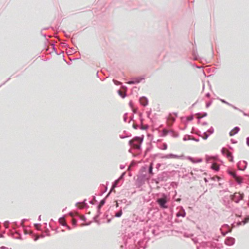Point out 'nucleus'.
Here are the masks:
<instances>
[{
  "mask_svg": "<svg viewBox=\"0 0 249 249\" xmlns=\"http://www.w3.org/2000/svg\"><path fill=\"white\" fill-rule=\"evenodd\" d=\"M144 139V135H142L141 136H135L132 140L128 142V144L130 146L135 148L137 150H141L142 144L143 142Z\"/></svg>",
  "mask_w": 249,
  "mask_h": 249,
  "instance_id": "f257e3e1",
  "label": "nucleus"
},
{
  "mask_svg": "<svg viewBox=\"0 0 249 249\" xmlns=\"http://www.w3.org/2000/svg\"><path fill=\"white\" fill-rule=\"evenodd\" d=\"M170 198L169 196L165 193H162L160 197L156 199V202L160 207L162 209H166L168 208V202Z\"/></svg>",
  "mask_w": 249,
  "mask_h": 249,
  "instance_id": "f03ea898",
  "label": "nucleus"
},
{
  "mask_svg": "<svg viewBox=\"0 0 249 249\" xmlns=\"http://www.w3.org/2000/svg\"><path fill=\"white\" fill-rule=\"evenodd\" d=\"M124 243L125 248H133L134 243V239L129 237L128 235H124L123 237Z\"/></svg>",
  "mask_w": 249,
  "mask_h": 249,
  "instance_id": "7ed1b4c3",
  "label": "nucleus"
},
{
  "mask_svg": "<svg viewBox=\"0 0 249 249\" xmlns=\"http://www.w3.org/2000/svg\"><path fill=\"white\" fill-rule=\"evenodd\" d=\"M244 196V194L236 192L234 194L230 195V197L236 203H238L241 200L243 199Z\"/></svg>",
  "mask_w": 249,
  "mask_h": 249,
  "instance_id": "20e7f679",
  "label": "nucleus"
},
{
  "mask_svg": "<svg viewBox=\"0 0 249 249\" xmlns=\"http://www.w3.org/2000/svg\"><path fill=\"white\" fill-rule=\"evenodd\" d=\"M146 175L141 174L137 176V178L136 180V185L137 187H140L142 186L145 181Z\"/></svg>",
  "mask_w": 249,
  "mask_h": 249,
  "instance_id": "39448f33",
  "label": "nucleus"
},
{
  "mask_svg": "<svg viewBox=\"0 0 249 249\" xmlns=\"http://www.w3.org/2000/svg\"><path fill=\"white\" fill-rule=\"evenodd\" d=\"M144 79L145 77L144 76L132 77L127 83L129 85L138 84L140 83L142 80H144Z\"/></svg>",
  "mask_w": 249,
  "mask_h": 249,
  "instance_id": "423d86ee",
  "label": "nucleus"
},
{
  "mask_svg": "<svg viewBox=\"0 0 249 249\" xmlns=\"http://www.w3.org/2000/svg\"><path fill=\"white\" fill-rule=\"evenodd\" d=\"M247 162L245 160L239 161L237 165L238 169L240 171L245 170L247 168Z\"/></svg>",
  "mask_w": 249,
  "mask_h": 249,
  "instance_id": "0eeeda50",
  "label": "nucleus"
},
{
  "mask_svg": "<svg viewBox=\"0 0 249 249\" xmlns=\"http://www.w3.org/2000/svg\"><path fill=\"white\" fill-rule=\"evenodd\" d=\"M168 178L167 172H163L160 174H159L157 177V179L161 180V181H166Z\"/></svg>",
  "mask_w": 249,
  "mask_h": 249,
  "instance_id": "6e6552de",
  "label": "nucleus"
},
{
  "mask_svg": "<svg viewBox=\"0 0 249 249\" xmlns=\"http://www.w3.org/2000/svg\"><path fill=\"white\" fill-rule=\"evenodd\" d=\"M160 158L162 159H170V158H176V159H179L180 158V156L178 155H175L174 154H169L167 155H162L160 154Z\"/></svg>",
  "mask_w": 249,
  "mask_h": 249,
  "instance_id": "1a4fd4ad",
  "label": "nucleus"
},
{
  "mask_svg": "<svg viewBox=\"0 0 249 249\" xmlns=\"http://www.w3.org/2000/svg\"><path fill=\"white\" fill-rule=\"evenodd\" d=\"M235 240L232 237H227L225 240V243L228 246H232L235 243Z\"/></svg>",
  "mask_w": 249,
  "mask_h": 249,
  "instance_id": "9d476101",
  "label": "nucleus"
},
{
  "mask_svg": "<svg viewBox=\"0 0 249 249\" xmlns=\"http://www.w3.org/2000/svg\"><path fill=\"white\" fill-rule=\"evenodd\" d=\"M9 235L10 236H11L13 238H14L15 239H16L21 240L22 239L21 235L18 231H16L15 232H13V231H10Z\"/></svg>",
  "mask_w": 249,
  "mask_h": 249,
  "instance_id": "9b49d317",
  "label": "nucleus"
},
{
  "mask_svg": "<svg viewBox=\"0 0 249 249\" xmlns=\"http://www.w3.org/2000/svg\"><path fill=\"white\" fill-rule=\"evenodd\" d=\"M140 102L142 106L146 107L148 104V100L147 97L142 96L140 98Z\"/></svg>",
  "mask_w": 249,
  "mask_h": 249,
  "instance_id": "f8f14e48",
  "label": "nucleus"
},
{
  "mask_svg": "<svg viewBox=\"0 0 249 249\" xmlns=\"http://www.w3.org/2000/svg\"><path fill=\"white\" fill-rule=\"evenodd\" d=\"M68 214L72 217L74 216H77L79 217L81 219L83 220H85L86 219L85 216L84 215H80L78 213H73L72 212H70Z\"/></svg>",
  "mask_w": 249,
  "mask_h": 249,
  "instance_id": "ddd939ff",
  "label": "nucleus"
},
{
  "mask_svg": "<svg viewBox=\"0 0 249 249\" xmlns=\"http://www.w3.org/2000/svg\"><path fill=\"white\" fill-rule=\"evenodd\" d=\"M240 130V128L238 126H235L233 129H232L229 133L230 136H233L237 134Z\"/></svg>",
  "mask_w": 249,
  "mask_h": 249,
  "instance_id": "4468645a",
  "label": "nucleus"
},
{
  "mask_svg": "<svg viewBox=\"0 0 249 249\" xmlns=\"http://www.w3.org/2000/svg\"><path fill=\"white\" fill-rule=\"evenodd\" d=\"M192 55L194 56V59L195 60H198L199 59V56L197 53L196 48H194L192 52Z\"/></svg>",
  "mask_w": 249,
  "mask_h": 249,
  "instance_id": "2eb2a0df",
  "label": "nucleus"
},
{
  "mask_svg": "<svg viewBox=\"0 0 249 249\" xmlns=\"http://www.w3.org/2000/svg\"><path fill=\"white\" fill-rule=\"evenodd\" d=\"M186 214V213L185 211V210L183 209V208H181V210L179 211L176 214L177 217H185Z\"/></svg>",
  "mask_w": 249,
  "mask_h": 249,
  "instance_id": "dca6fc26",
  "label": "nucleus"
},
{
  "mask_svg": "<svg viewBox=\"0 0 249 249\" xmlns=\"http://www.w3.org/2000/svg\"><path fill=\"white\" fill-rule=\"evenodd\" d=\"M173 133L174 131L173 130H167L165 128H164L161 132V136L165 137L166 136L168 133Z\"/></svg>",
  "mask_w": 249,
  "mask_h": 249,
  "instance_id": "f3484780",
  "label": "nucleus"
},
{
  "mask_svg": "<svg viewBox=\"0 0 249 249\" xmlns=\"http://www.w3.org/2000/svg\"><path fill=\"white\" fill-rule=\"evenodd\" d=\"M64 217H65V215H63L62 217H60L59 218V222L61 225L66 227L67 229L70 230L71 228L69 226L67 225L66 223H64V224H62V223L61 222V219Z\"/></svg>",
  "mask_w": 249,
  "mask_h": 249,
  "instance_id": "a211bd4d",
  "label": "nucleus"
},
{
  "mask_svg": "<svg viewBox=\"0 0 249 249\" xmlns=\"http://www.w3.org/2000/svg\"><path fill=\"white\" fill-rule=\"evenodd\" d=\"M153 163L151 162L148 167V172L149 174H150L151 175H153L154 174V173L153 172Z\"/></svg>",
  "mask_w": 249,
  "mask_h": 249,
  "instance_id": "6ab92c4d",
  "label": "nucleus"
},
{
  "mask_svg": "<svg viewBox=\"0 0 249 249\" xmlns=\"http://www.w3.org/2000/svg\"><path fill=\"white\" fill-rule=\"evenodd\" d=\"M211 168L212 170H213L216 172H217L219 170V166L217 164H212V165L211 166Z\"/></svg>",
  "mask_w": 249,
  "mask_h": 249,
  "instance_id": "aec40b11",
  "label": "nucleus"
},
{
  "mask_svg": "<svg viewBox=\"0 0 249 249\" xmlns=\"http://www.w3.org/2000/svg\"><path fill=\"white\" fill-rule=\"evenodd\" d=\"M122 207H121L120 210L118 212L115 213L114 214V216L115 217L119 218V217H120L122 216V215L123 214V212H122Z\"/></svg>",
  "mask_w": 249,
  "mask_h": 249,
  "instance_id": "412c9836",
  "label": "nucleus"
},
{
  "mask_svg": "<svg viewBox=\"0 0 249 249\" xmlns=\"http://www.w3.org/2000/svg\"><path fill=\"white\" fill-rule=\"evenodd\" d=\"M210 135V134L208 133L207 132H204L203 134V135H201V137L203 140H206L208 139Z\"/></svg>",
  "mask_w": 249,
  "mask_h": 249,
  "instance_id": "4be33fe9",
  "label": "nucleus"
},
{
  "mask_svg": "<svg viewBox=\"0 0 249 249\" xmlns=\"http://www.w3.org/2000/svg\"><path fill=\"white\" fill-rule=\"evenodd\" d=\"M118 94L122 98H124L126 96L125 93H123L120 90L117 91Z\"/></svg>",
  "mask_w": 249,
  "mask_h": 249,
  "instance_id": "5701e85b",
  "label": "nucleus"
},
{
  "mask_svg": "<svg viewBox=\"0 0 249 249\" xmlns=\"http://www.w3.org/2000/svg\"><path fill=\"white\" fill-rule=\"evenodd\" d=\"M100 213H97V214H96L95 216H94L93 218V219L94 222H96L98 224H100L99 221L97 220V218L99 216Z\"/></svg>",
  "mask_w": 249,
  "mask_h": 249,
  "instance_id": "b1692460",
  "label": "nucleus"
},
{
  "mask_svg": "<svg viewBox=\"0 0 249 249\" xmlns=\"http://www.w3.org/2000/svg\"><path fill=\"white\" fill-rule=\"evenodd\" d=\"M228 173L232 177H233V178H236L237 177V174L236 173H233L230 170H228Z\"/></svg>",
  "mask_w": 249,
  "mask_h": 249,
  "instance_id": "393cba45",
  "label": "nucleus"
},
{
  "mask_svg": "<svg viewBox=\"0 0 249 249\" xmlns=\"http://www.w3.org/2000/svg\"><path fill=\"white\" fill-rule=\"evenodd\" d=\"M149 128V125L148 124H146L144 126H143L142 124H140V128L141 130H147Z\"/></svg>",
  "mask_w": 249,
  "mask_h": 249,
  "instance_id": "a878e982",
  "label": "nucleus"
},
{
  "mask_svg": "<svg viewBox=\"0 0 249 249\" xmlns=\"http://www.w3.org/2000/svg\"><path fill=\"white\" fill-rule=\"evenodd\" d=\"M194 118V116L193 114H191V115H190L189 117H187L186 118V120H187V122H189V121H192Z\"/></svg>",
  "mask_w": 249,
  "mask_h": 249,
  "instance_id": "bb28decb",
  "label": "nucleus"
},
{
  "mask_svg": "<svg viewBox=\"0 0 249 249\" xmlns=\"http://www.w3.org/2000/svg\"><path fill=\"white\" fill-rule=\"evenodd\" d=\"M152 148H153V146H152V144L151 143H150L149 145L146 148V149L145 150V153H147L149 151H150V150H151Z\"/></svg>",
  "mask_w": 249,
  "mask_h": 249,
  "instance_id": "cd10ccee",
  "label": "nucleus"
},
{
  "mask_svg": "<svg viewBox=\"0 0 249 249\" xmlns=\"http://www.w3.org/2000/svg\"><path fill=\"white\" fill-rule=\"evenodd\" d=\"M206 132L210 135L212 134L214 132L213 127L211 126Z\"/></svg>",
  "mask_w": 249,
  "mask_h": 249,
  "instance_id": "c85d7f7f",
  "label": "nucleus"
},
{
  "mask_svg": "<svg viewBox=\"0 0 249 249\" xmlns=\"http://www.w3.org/2000/svg\"><path fill=\"white\" fill-rule=\"evenodd\" d=\"M119 181V179H117L113 182V183H112V186H113V188H116L117 187L118 183Z\"/></svg>",
  "mask_w": 249,
  "mask_h": 249,
  "instance_id": "c756f323",
  "label": "nucleus"
},
{
  "mask_svg": "<svg viewBox=\"0 0 249 249\" xmlns=\"http://www.w3.org/2000/svg\"><path fill=\"white\" fill-rule=\"evenodd\" d=\"M183 235L185 237H191L193 236L194 234L193 233H188L187 232H185Z\"/></svg>",
  "mask_w": 249,
  "mask_h": 249,
  "instance_id": "7c9ffc66",
  "label": "nucleus"
},
{
  "mask_svg": "<svg viewBox=\"0 0 249 249\" xmlns=\"http://www.w3.org/2000/svg\"><path fill=\"white\" fill-rule=\"evenodd\" d=\"M152 233L154 235H157L159 234V232L158 230H156L155 229H152L151 231Z\"/></svg>",
  "mask_w": 249,
  "mask_h": 249,
  "instance_id": "2f4dec72",
  "label": "nucleus"
},
{
  "mask_svg": "<svg viewBox=\"0 0 249 249\" xmlns=\"http://www.w3.org/2000/svg\"><path fill=\"white\" fill-rule=\"evenodd\" d=\"M183 140L184 141L190 140V136L188 135H185L183 138Z\"/></svg>",
  "mask_w": 249,
  "mask_h": 249,
  "instance_id": "473e14b6",
  "label": "nucleus"
},
{
  "mask_svg": "<svg viewBox=\"0 0 249 249\" xmlns=\"http://www.w3.org/2000/svg\"><path fill=\"white\" fill-rule=\"evenodd\" d=\"M120 204H125L127 202V200L126 199H123L121 200H118Z\"/></svg>",
  "mask_w": 249,
  "mask_h": 249,
  "instance_id": "72a5a7b5",
  "label": "nucleus"
},
{
  "mask_svg": "<svg viewBox=\"0 0 249 249\" xmlns=\"http://www.w3.org/2000/svg\"><path fill=\"white\" fill-rule=\"evenodd\" d=\"M27 220H28V219H26V218H24V219H22V220H21V222H20V225L21 227H22L24 228V222H25V221H27Z\"/></svg>",
  "mask_w": 249,
  "mask_h": 249,
  "instance_id": "f704fd0d",
  "label": "nucleus"
},
{
  "mask_svg": "<svg viewBox=\"0 0 249 249\" xmlns=\"http://www.w3.org/2000/svg\"><path fill=\"white\" fill-rule=\"evenodd\" d=\"M187 159L189 160L190 161H191L192 162H193V163H195V159L194 158H193V157H191V156H188L187 157Z\"/></svg>",
  "mask_w": 249,
  "mask_h": 249,
  "instance_id": "c9c22d12",
  "label": "nucleus"
},
{
  "mask_svg": "<svg viewBox=\"0 0 249 249\" xmlns=\"http://www.w3.org/2000/svg\"><path fill=\"white\" fill-rule=\"evenodd\" d=\"M18 225L17 222H14L13 223V225L12 226V229L14 230H15L16 228L18 227Z\"/></svg>",
  "mask_w": 249,
  "mask_h": 249,
  "instance_id": "e433bc0d",
  "label": "nucleus"
},
{
  "mask_svg": "<svg viewBox=\"0 0 249 249\" xmlns=\"http://www.w3.org/2000/svg\"><path fill=\"white\" fill-rule=\"evenodd\" d=\"M231 232V230L229 231H221V234L223 236H225L228 233Z\"/></svg>",
  "mask_w": 249,
  "mask_h": 249,
  "instance_id": "4c0bfd02",
  "label": "nucleus"
},
{
  "mask_svg": "<svg viewBox=\"0 0 249 249\" xmlns=\"http://www.w3.org/2000/svg\"><path fill=\"white\" fill-rule=\"evenodd\" d=\"M107 197H106L105 198H103V199H102L100 202V204L101 205V206H103L105 203H106V198Z\"/></svg>",
  "mask_w": 249,
  "mask_h": 249,
  "instance_id": "58836bf2",
  "label": "nucleus"
},
{
  "mask_svg": "<svg viewBox=\"0 0 249 249\" xmlns=\"http://www.w3.org/2000/svg\"><path fill=\"white\" fill-rule=\"evenodd\" d=\"M103 206H101V204H99L97 206V213H101L100 210Z\"/></svg>",
  "mask_w": 249,
  "mask_h": 249,
  "instance_id": "ea45409f",
  "label": "nucleus"
},
{
  "mask_svg": "<svg viewBox=\"0 0 249 249\" xmlns=\"http://www.w3.org/2000/svg\"><path fill=\"white\" fill-rule=\"evenodd\" d=\"M190 140H192V141H195V142H198L199 141V139H197V138H196L195 137H191V136H190Z\"/></svg>",
  "mask_w": 249,
  "mask_h": 249,
  "instance_id": "a19ab883",
  "label": "nucleus"
},
{
  "mask_svg": "<svg viewBox=\"0 0 249 249\" xmlns=\"http://www.w3.org/2000/svg\"><path fill=\"white\" fill-rule=\"evenodd\" d=\"M202 161V159L201 158H197L195 160V163L201 162Z\"/></svg>",
  "mask_w": 249,
  "mask_h": 249,
  "instance_id": "79ce46f5",
  "label": "nucleus"
},
{
  "mask_svg": "<svg viewBox=\"0 0 249 249\" xmlns=\"http://www.w3.org/2000/svg\"><path fill=\"white\" fill-rule=\"evenodd\" d=\"M212 102H213V101L211 100V101L206 103V107L207 108L209 107L212 105Z\"/></svg>",
  "mask_w": 249,
  "mask_h": 249,
  "instance_id": "37998d69",
  "label": "nucleus"
},
{
  "mask_svg": "<svg viewBox=\"0 0 249 249\" xmlns=\"http://www.w3.org/2000/svg\"><path fill=\"white\" fill-rule=\"evenodd\" d=\"M167 148V144L166 143H163L162 145V147L161 148L162 150H166Z\"/></svg>",
  "mask_w": 249,
  "mask_h": 249,
  "instance_id": "c03bdc74",
  "label": "nucleus"
},
{
  "mask_svg": "<svg viewBox=\"0 0 249 249\" xmlns=\"http://www.w3.org/2000/svg\"><path fill=\"white\" fill-rule=\"evenodd\" d=\"M123 119H124V122H126L127 121V113H124V116H123Z\"/></svg>",
  "mask_w": 249,
  "mask_h": 249,
  "instance_id": "a18cd8bd",
  "label": "nucleus"
},
{
  "mask_svg": "<svg viewBox=\"0 0 249 249\" xmlns=\"http://www.w3.org/2000/svg\"><path fill=\"white\" fill-rule=\"evenodd\" d=\"M9 221H5L4 223V227H5V228H8V224H9Z\"/></svg>",
  "mask_w": 249,
  "mask_h": 249,
  "instance_id": "49530a36",
  "label": "nucleus"
},
{
  "mask_svg": "<svg viewBox=\"0 0 249 249\" xmlns=\"http://www.w3.org/2000/svg\"><path fill=\"white\" fill-rule=\"evenodd\" d=\"M77 221L75 219H72V224L73 226H76L77 225Z\"/></svg>",
  "mask_w": 249,
  "mask_h": 249,
  "instance_id": "de8ad7c7",
  "label": "nucleus"
},
{
  "mask_svg": "<svg viewBox=\"0 0 249 249\" xmlns=\"http://www.w3.org/2000/svg\"><path fill=\"white\" fill-rule=\"evenodd\" d=\"M113 81L115 85H120V84H121V82L118 81H117V80H114V79H113Z\"/></svg>",
  "mask_w": 249,
  "mask_h": 249,
  "instance_id": "09e8293b",
  "label": "nucleus"
},
{
  "mask_svg": "<svg viewBox=\"0 0 249 249\" xmlns=\"http://www.w3.org/2000/svg\"><path fill=\"white\" fill-rule=\"evenodd\" d=\"M130 136H131V135H120V138L121 139H125L126 138L130 137Z\"/></svg>",
  "mask_w": 249,
  "mask_h": 249,
  "instance_id": "8fccbe9b",
  "label": "nucleus"
},
{
  "mask_svg": "<svg viewBox=\"0 0 249 249\" xmlns=\"http://www.w3.org/2000/svg\"><path fill=\"white\" fill-rule=\"evenodd\" d=\"M125 172H123V173L121 175V176H120V177L119 178H118V179H119V180L120 179H123V178H124V175H125Z\"/></svg>",
  "mask_w": 249,
  "mask_h": 249,
  "instance_id": "3c124183",
  "label": "nucleus"
},
{
  "mask_svg": "<svg viewBox=\"0 0 249 249\" xmlns=\"http://www.w3.org/2000/svg\"><path fill=\"white\" fill-rule=\"evenodd\" d=\"M115 188H113V186H112L110 190H109V192L108 193L106 197H108L109 195L110 194L111 192Z\"/></svg>",
  "mask_w": 249,
  "mask_h": 249,
  "instance_id": "603ef678",
  "label": "nucleus"
},
{
  "mask_svg": "<svg viewBox=\"0 0 249 249\" xmlns=\"http://www.w3.org/2000/svg\"><path fill=\"white\" fill-rule=\"evenodd\" d=\"M152 112V109H150V110L147 112V116L148 118H150V116L151 115Z\"/></svg>",
  "mask_w": 249,
  "mask_h": 249,
  "instance_id": "864d4df0",
  "label": "nucleus"
},
{
  "mask_svg": "<svg viewBox=\"0 0 249 249\" xmlns=\"http://www.w3.org/2000/svg\"><path fill=\"white\" fill-rule=\"evenodd\" d=\"M160 166H161V164L160 163H158L157 164V165L156 166V168L157 170V171L159 170V169H160Z\"/></svg>",
  "mask_w": 249,
  "mask_h": 249,
  "instance_id": "5fc2aeb1",
  "label": "nucleus"
},
{
  "mask_svg": "<svg viewBox=\"0 0 249 249\" xmlns=\"http://www.w3.org/2000/svg\"><path fill=\"white\" fill-rule=\"evenodd\" d=\"M51 45L52 46L53 50L57 54L56 52V49L55 48V44L54 43H53L51 44Z\"/></svg>",
  "mask_w": 249,
  "mask_h": 249,
  "instance_id": "6e6d98bb",
  "label": "nucleus"
},
{
  "mask_svg": "<svg viewBox=\"0 0 249 249\" xmlns=\"http://www.w3.org/2000/svg\"><path fill=\"white\" fill-rule=\"evenodd\" d=\"M235 181L239 185L241 184L243 182L242 179L240 180L238 179H236Z\"/></svg>",
  "mask_w": 249,
  "mask_h": 249,
  "instance_id": "4d7b16f0",
  "label": "nucleus"
},
{
  "mask_svg": "<svg viewBox=\"0 0 249 249\" xmlns=\"http://www.w3.org/2000/svg\"><path fill=\"white\" fill-rule=\"evenodd\" d=\"M192 240L195 244L198 243V239L196 237L192 238Z\"/></svg>",
  "mask_w": 249,
  "mask_h": 249,
  "instance_id": "13d9d810",
  "label": "nucleus"
},
{
  "mask_svg": "<svg viewBox=\"0 0 249 249\" xmlns=\"http://www.w3.org/2000/svg\"><path fill=\"white\" fill-rule=\"evenodd\" d=\"M232 156H232V153H231V152H229V153L227 154V158H231Z\"/></svg>",
  "mask_w": 249,
  "mask_h": 249,
  "instance_id": "bf43d9fd",
  "label": "nucleus"
},
{
  "mask_svg": "<svg viewBox=\"0 0 249 249\" xmlns=\"http://www.w3.org/2000/svg\"><path fill=\"white\" fill-rule=\"evenodd\" d=\"M218 99H219L222 103H224V104H228V102H227L226 100H225L224 99H219V98H218Z\"/></svg>",
  "mask_w": 249,
  "mask_h": 249,
  "instance_id": "052dcab7",
  "label": "nucleus"
},
{
  "mask_svg": "<svg viewBox=\"0 0 249 249\" xmlns=\"http://www.w3.org/2000/svg\"><path fill=\"white\" fill-rule=\"evenodd\" d=\"M234 109H237L241 112H242V110L238 108H237V107H236L235 106H234V105H232V106H231Z\"/></svg>",
  "mask_w": 249,
  "mask_h": 249,
  "instance_id": "680f3d73",
  "label": "nucleus"
},
{
  "mask_svg": "<svg viewBox=\"0 0 249 249\" xmlns=\"http://www.w3.org/2000/svg\"><path fill=\"white\" fill-rule=\"evenodd\" d=\"M246 143L247 145L249 146V136L246 139Z\"/></svg>",
  "mask_w": 249,
  "mask_h": 249,
  "instance_id": "e2e57ef3",
  "label": "nucleus"
},
{
  "mask_svg": "<svg viewBox=\"0 0 249 249\" xmlns=\"http://www.w3.org/2000/svg\"><path fill=\"white\" fill-rule=\"evenodd\" d=\"M132 127H133V128L134 129H138L139 126L135 124H133Z\"/></svg>",
  "mask_w": 249,
  "mask_h": 249,
  "instance_id": "0e129e2a",
  "label": "nucleus"
},
{
  "mask_svg": "<svg viewBox=\"0 0 249 249\" xmlns=\"http://www.w3.org/2000/svg\"><path fill=\"white\" fill-rule=\"evenodd\" d=\"M40 225V224H38V223H36L34 224V226L35 227V228L36 229H38V227Z\"/></svg>",
  "mask_w": 249,
  "mask_h": 249,
  "instance_id": "69168bd1",
  "label": "nucleus"
},
{
  "mask_svg": "<svg viewBox=\"0 0 249 249\" xmlns=\"http://www.w3.org/2000/svg\"><path fill=\"white\" fill-rule=\"evenodd\" d=\"M172 136L175 138H177L178 137V133H174L172 135Z\"/></svg>",
  "mask_w": 249,
  "mask_h": 249,
  "instance_id": "338daca9",
  "label": "nucleus"
},
{
  "mask_svg": "<svg viewBox=\"0 0 249 249\" xmlns=\"http://www.w3.org/2000/svg\"><path fill=\"white\" fill-rule=\"evenodd\" d=\"M129 106L132 108L133 107V103L132 101H130L129 103Z\"/></svg>",
  "mask_w": 249,
  "mask_h": 249,
  "instance_id": "774afa93",
  "label": "nucleus"
}]
</instances>
